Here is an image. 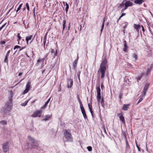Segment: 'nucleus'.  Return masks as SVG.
Returning <instances> with one entry per match:
<instances>
[{"instance_id": "obj_24", "label": "nucleus", "mask_w": 153, "mask_h": 153, "mask_svg": "<svg viewBox=\"0 0 153 153\" xmlns=\"http://www.w3.org/2000/svg\"><path fill=\"white\" fill-rule=\"evenodd\" d=\"M30 98H29L28 100L25 101L24 102L22 103L21 104V105L22 106H25L27 105V104L28 102L30 100Z\"/></svg>"}, {"instance_id": "obj_45", "label": "nucleus", "mask_w": 153, "mask_h": 153, "mask_svg": "<svg viewBox=\"0 0 153 153\" xmlns=\"http://www.w3.org/2000/svg\"><path fill=\"white\" fill-rule=\"evenodd\" d=\"M143 100V98L142 97H141V98H140V99L139 100V101L137 102V104H138L141 101H142V100Z\"/></svg>"}, {"instance_id": "obj_52", "label": "nucleus", "mask_w": 153, "mask_h": 153, "mask_svg": "<svg viewBox=\"0 0 153 153\" xmlns=\"http://www.w3.org/2000/svg\"><path fill=\"white\" fill-rule=\"evenodd\" d=\"M47 33H46V34L45 35V37H44V39H45V40H46V39H47Z\"/></svg>"}, {"instance_id": "obj_19", "label": "nucleus", "mask_w": 153, "mask_h": 153, "mask_svg": "<svg viewBox=\"0 0 153 153\" xmlns=\"http://www.w3.org/2000/svg\"><path fill=\"white\" fill-rule=\"evenodd\" d=\"M88 106L89 107V110L90 111V112L91 114V115H92V117H93L94 115H93V112L92 110V106L91 105H90L89 103H88Z\"/></svg>"}, {"instance_id": "obj_58", "label": "nucleus", "mask_w": 153, "mask_h": 153, "mask_svg": "<svg viewBox=\"0 0 153 153\" xmlns=\"http://www.w3.org/2000/svg\"><path fill=\"white\" fill-rule=\"evenodd\" d=\"M33 100L32 102V103H34L36 101V100Z\"/></svg>"}, {"instance_id": "obj_2", "label": "nucleus", "mask_w": 153, "mask_h": 153, "mask_svg": "<svg viewBox=\"0 0 153 153\" xmlns=\"http://www.w3.org/2000/svg\"><path fill=\"white\" fill-rule=\"evenodd\" d=\"M13 95H11L9 97V100L5 104V108L6 113L9 112L12 109L13 106L12 98Z\"/></svg>"}, {"instance_id": "obj_17", "label": "nucleus", "mask_w": 153, "mask_h": 153, "mask_svg": "<svg viewBox=\"0 0 153 153\" xmlns=\"http://www.w3.org/2000/svg\"><path fill=\"white\" fill-rule=\"evenodd\" d=\"M130 105V104H124L123 105L122 109L126 111L128 110V106Z\"/></svg>"}, {"instance_id": "obj_50", "label": "nucleus", "mask_w": 153, "mask_h": 153, "mask_svg": "<svg viewBox=\"0 0 153 153\" xmlns=\"http://www.w3.org/2000/svg\"><path fill=\"white\" fill-rule=\"evenodd\" d=\"M101 88L102 89H103V88H104V85H103L102 83L101 84Z\"/></svg>"}, {"instance_id": "obj_33", "label": "nucleus", "mask_w": 153, "mask_h": 153, "mask_svg": "<svg viewBox=\"0 0 153 153\" xmlns=\"http://www.w3.org/2000/svg\"><path fill=\"white\" fill-rule=\"evenodd\" d=\"M65 5L66 6V7L65 10L66 13H67L68 11V9L69 8V5L67 2L65 3Z\"/></svg>"}, {"instance_id": "obj_30", "label": "nucleus", "mask_w": 153, "mask_h": 153, "mask_svg": "<svg viewBox=\"0 0 153 153\" xmlns=\"http://www.w3.org/2000/svg\"><path fill=\"white\" fill-rule=\"evenodd\" d=\"M126 149L127 150H128L130 149V146L127 140L126 141Z\"/></svg>"}, {"instance_id": "obj_35", "label": "nucleus", "mask_w": 153, "mask_h": 153, "mask_svg": "<svg viewBox=\"0 0 153 153\" xmlns=\"http://www.w3.org/2000/svg\"><path fill=\"white\" fill-rule=\"evenodd\" d=\"M34 144H31V148H36L38 147V146Z\"/></svg>"}, {"instance_id": "obj_60", "label": "nucleus", "mask_w": 153, "mask_h": 153, "mask_svg": "<svg viewBox=\"0 0 153 153\" xmlns=\"http://www.w3.org/2000/svg\"><path fill=\"white\" fill-rule=\"evenodd\" d=\"M40 62V59H38L37 61V63H39Z\"/></svg>"}, {"instance_id": "obj_63", "label": "nucleus", "mask_w": 153, "mask_h": 153, "mask_svg": "<svg viewBox=\"0 0 153 153\" xmlns=\"http://www.w3.org/2000/svg\"><path fill=\"white\" fill-rule=\"evenodd\" d=\"M108 24H109V22H108L107 23L106 25H107V26H108Z\"/></svg>"}, {"instance_id": "obj_16", "label": "nucleus", "mask_w": 153, "mask_h": 153, "mask_svg": "<svg viewBox=\"0 0 153 153\" xmlns=\"http://www.w3.org/2000/svg\"><path fill=\"white\" fill-rule=\"evenodd\" d=\"M143 0H135L134 3L136 4L140 5L144 2Z\"/></svg>"}, {"instance_id": "obj_48", "label": "nucleus", "mask_w": 153, "mask_h": 153, "mask_svg": "<svg viewBox=\"0 0 153 153\" xmlns=\"http://www.w3.org/2000/svg\"><path fill=\"white\" fill-rule=\"evenodd\" d=\"M26 48V46H24V47H21L19 50V51H21V50H22V49L25 48Z\"/></svg>"}, {"instance_id": "obj_6", "label": "nucleus", "mask_w": 153, "mask_h": 153, "mask_svg": "<svg viewBox=\"0 0 153 153\" xmlns=\"http://www.w3.org/2000/svg\"><path fill=\"white\" fill-rule=\"evenodd\" d=\"M42 110H37L34 113L32 114V117H40L42 114Z\"/></svg>"}, {"instance_id": "obj_34", "label": "nucleus", "mask_w": 153, "mask_h": 153, "mask_svg": "<svg viewBox=\"0 0 153 153\" xmlns=\"http://www.w3.org/2000/svg\"><path fill=\"white\" fill-rule=\"evenodd\" d=\"M137 55L135 53H134L133 54V57L134 58L135 60H136L137 59Z\"/></svg>"}, {"instance_id": "obj_40", "label": "nucleus", "mask_w": 153, "mask_h": 153, "mask_svg": "<svg viewBox=\"0 0 153 153\" xmlns=\"http://www.w3.org/2000/svg\"><path fill=\"white\" fill-rule=\"evenodd\" d=\"M136 146L137 148L138 149V150L139 151V152H140V148L139 147V146H138L137 143V142L136 141Z\"/></svg>"}, {"instance_id": "obj_7", "label": "nucleus", "mask_w": 153, "mask_h": 153, "mask_svg": "<svg viewBox=\"0 0 153 153\" xmlns=\"http://www.w3.org/2000/svg\"><path fill=\"white\" fill-rule=\"evenodd\" d=\"M30 82H28L26 85V88L23 93V94H25L27 93L30 90Z\"/></svg>"}, {"instance_id": "obj_49", "label": "nucleus", "mask_w": 153, "mask_h": 153, "mask_svg": "<svg viewBox=\"0 0 153 153\" xmlns=\"http://www.w3.org/2000/svg\"><path fill=\"white\" fill-rule=\"evenodd\" d=\"M0 43L1 45H4L5 43V42L4 41H1V42Z\"/></svg>"}, {"instance_id": "obj_3", "label": "nucleus", "mask_w": 153, "mask_h": 153, "mask_svg": "<svg viewBox=\"0 0 153 153\" xmlns=\"http://www.w3.org/2000/svg\"><path fill=\"white\" fill-rule=\"evenodd\" d=\"M65 138L66 139L67 141L72 142L73 138L71 133L70 131H68L67 130H65L64 133Z\"/></svg>"}, {"instance_id": "obj_62", "label": "nucleus", "mask_w": 153, "mask_h": 153, "mask_svg": "<svg viewBox=\"0 0 153 153\" xmlns=\"http://www.w3.org/2000/svg\"><path fill=\"white\" fill-rule=\"evenodd\" d=\"M23 11L25 10V7H24V8H23Z\"/></svg>"}, {"instance_id": "obj_46", "label": "nucleus", "mask_w": 153, "mask_h": 153, "mask_svg": "<svg viewBox=\"0 0 153 153\" xmlns=\"http://www.w3.org/2000/svg\"><path fill=\"white\" fill-rule=\"evenodd\" d=\"M49 51H50V52H51V54H52L53 53H54V50L52 49H51L49 50Z\"/></svg>"}, {"instance_id": "obj_20", "label": "nucleus", "mask_w": 153, "mask_h": 153, "mask_svg": "<svg viewBox=\"0 0 153 153\" xmlns=\"http://www.w3.org/2000/svg\"><path fill=\"white\" fill-rule=\"evenodd\" d=\"M152 68V65L151 67H150L149 68H148L147 69L146 71V76H147L149 74Z\"/></svg>"}, {"instance_id": "obj_55", "label": "nucleus", "mask_w": 153, "mask_h": 153, "mask_svg": "<svg viewBox=\"0 0 153 153\" xmlns=\"http://www.w3.org/2000/svg\"><path fill=\"white\" fill-rule=\"evenodd\" d=\"M17 45H16L14 46V49L15 50L16 48H17Z\"/></svg>"}, {"instance_id": "obj_29", "label": "nucleus", "mask_w": 153, "mask_h": 153, "mask_svg": "<svg viewBox=\"0 0 153 153\" xmlns=\"http://www.w3.org/2000/svg\"><path fill=\"white\" fill-rule=\"evenodd\" d=\"M100 103L101 104V105L102 106L104 107V101L103 98H102L101 100H100V101L99 103Z\"/></svg>"}, {"instance_id": "obj_9", "label": "nucleus", "mask_w": 153, "mask_h": 153, "mask_svg": "<svg viewBox=\"0 0 153 153\" xmlns=\"http://www.w3.org/2000/svg\"><path fill=\"white\" fill-rule=\"evenodd\" d=\"M73 81L72 79L69 78L68 79V88H71L73 85Z\"/></svg>"}, {"instance_id": "obj_15", "label": "nucleus", "mask_w": 153, "mask_h": 153, "mask_svg": "<svg viewBox=\"0 0 153 153\" xmlns=\"http://www.w3.org/2000/svg\"><path fill=\"white\" fill-rule=\"evenodd\" d=\"M10 52V50L8 51L7 53V54L6 55V56L5 57L4 60V62L6 63H8V57L9 55V54Z\"/></svg>"}, {"instance_id": "obj_26", "label": "nucleus", "mask_w": 153, "mask_h": 153, "mask_svg": "<svg viewBox=\"0 0 153 153\" xmlns=\"http://www.w3.org/2000/svg\"><path fill=\"white\" fill-rule=\"evenodd\" d=\"M0 124L3 125H5L7 124V122L6 120H3L1 121H0Z\"/></svg>"}, {"instance_id": "obj_64", "label": "nucleus", "mask_w": 153, "mask_h": 153, "mask_svg": "<svg viewBox=\"0 0 153 153\" xmlns=\"http://www.w3.org/2000/svg\"><path fill=\"white\" fill-rule=\"evenodd\" d=\"M27 144L28 145V146H29V143H27Z\"/></svg>"}, {"instance_id": "obj_36", "label": "nucleus", "mask_w": 153, "mask_h": 153, "mask_svg": "<svg viewBox=\"0 0 153 153\" xmlns=\"http://www.w3.org/2000/svg\"><path fill=\"white\" fill-rule=\"evenodd\" d=\"M17 37L18 38V39L17 40V41H19L21 40V37L20 36V33H18L17 34Z\"/></svg>"}, {"instance_id": "obj_41", "label": "nucleus", "mask_w": 153, "mask_h": 153, "mask_svg": "<svg viewBox=\"0 0 153 153\" xmlns=\"http://www.w3.org/2000/svg\"><path fill=\"white\" fill-rule=\"evenodd\" d=\"M26 6L27 7V9L28 10V11L30 10L29 7V6L28 4L27 3H26Z\"/></svg>"}, {"instance_id": "obj_27", "label": "nucleus", "mask_w": 153, "mask_h": 153, "mask_svg": "<svg viewBox=\"0 0 153 153\" xmlns=\"http://www.w3.org/2000/svg\"><path fill=\"white\" fill-rule=\"evenodd\" d=\"M66 23V20L65 19L63 21V24H62V26H63L62 32H63V31L65 28V25Z\"/></svg>"}, {"instance_id": "obj_22", "label": "nucleus", "mask_w": 153, "mask_h": 153, "mask_svg": "<svg viewBox=\"0 0 153 153\" xmlns=\"http://www.w3.org/2000/svg\"><path fill=\"white\" fill-rule=\"evenodd\" d=\"M51 115H47L45 116V117L43 120L46 121L49 120L51 117Z\"/></svg>"}, {"instance_id": "obj_28", "label": "nucleus", "mask_w": 153, "mask_h": 153, "mask_svg": "<svg viewBox=\"0 0 153 153\" xmlns=\"http://www.w3.org/2000/svg\"><path fill=\"white\" fill-rule=\"evenodd\" d=\"M105 22V18H104L103 19V22H102V27H101V33H102V32L103 29V28H104V26Z\"/></svg>"}, {"instance_id": "obj_61", "label": "nucleus", "mask_w": 153, "mask_h": 153, "mask_svg": "<svg viewBox=\"0 0 153 153\" xmlns=\"http://www.w3.org/2000/svg\"><path fill=\"white\" fill-rule=\"evenodd\" d=\"M17 48H20L21 47L20 46L17 45Z\"/></svg>"}, {"instance_id": "obj_21", "label": "nucleus", "mask_w": 153, "mask_h": 153, "mask_svg": "<svg viewBox=\"0 0 153 153\" xmlns=\"http://www.w3.org/2000/svg\"><path fill=\"white\" fill-rule=\"evenodd\" d=\"M133 3L129 1H126L125 5H126L128 7L131 6L132 5Z\"/></svg>"}, {"instance_id": "obj_53", "label": "nucleus", "mask_w": 153, "mask_h": 153, "mask_svg": "<svg viewBox=\"0 0 153 153\" xmlns=\"http://www.w3.org/2000/svg\"><path fill=\"white\" fill-rule=\"evenodd\" d=\"M126 14L125 13H123L122 15H121V17H122L123 16H125Z\"/></svg>"}, {"instance_id": "obj_57", "label": "nucleus", "mask_w": 153, "mask_h": 153, "mask_svg": "<svg viewBox=\"0 0 153 153\" xmlns=\"http://www.w3.org/2000/svg\"><path fill=\"white\" fill-rule=\"evenodd\" d=\"M78 101H79V102H80V101H81V100H80V98H79V97H78Z\"/></svg>"}, {"instance_id": "obj_12", "label": "nucleus", "mask_w": 153, "mask_h": 153, "mask_svg": "<svg viewBox=\"0 0 153 153\" xmlns=\"http://www.w3.org/2000/svg\"><path fill=\"white\" fill-rule=\"evenodd\" d=\"M28 138L29 140H30L33 144H35L37 143V141L36 140L30 136H28Z\"/></svg>"}, {"instance_id": "obj_10", "label": "nucleus", "mask_w": 153, "mask_h": 153, "mask_svg": "<svg viewBox=\"0 0 153 153\" xmlns=\"http://www.w3.org/2000/svg\"><path fill=\"white\" fill-rule=\"evenodd\" d=\"M118 116H119L120 120L122 122L123 124L125 123V119L122 113H119L118 114Z\"/></svg>"}, {"instance_id": "obj_47", "label": "nucleus", "mask_w": 153, "mask_h": 153, "mask_svg": "<svg viewBox=\"0 0 153 153\" xmlns=\"http://www.w3.org/2000/svg\"><path fill=\"white\" fill-rule=\"evenodd\" d=\"M6 23L4 24L1 27H0V28L1 30L6 25Z\"/></svg>"}, {"instance_id": "obj_43", "label": "nucleus", "mask_w": 153, "mask_h": 153, "mask_svg": "<svg viewBox=\"0 0 153 153\" xmlns=\"http://www.w3.org/2000/svg\"><path fill=\"white\" fill-rule=\"evenodd\" d=\"M46 40H45V39H44L43 40V46L44 48L45 49V43L46 42Z\"/></svg>"}, {"instance_id": "obj_23", "label": "nucleus", "mask_w": 153, "mask_h": 153, "mask_svg": "<svg viewBox=\"0 0 153 153\" xmlns=\"http://www.w3.org/2000/svg\"><path fill=\"white\" fill-rule=\"evenodd\" d=\"M32 37V35H30V36H27L26 37V41H27V43H28V41L30 40Z\"/></svg>"}, {"instance_id": "obj_31", "label": "nucleus", "mask_w": 153, "mask_h": 153, "mask_svg": "<svg viewBox=\"0 0 153 153\" xmlns=\"http://www.w3.org/2000/svg\"><path fill=\"white\" fill-rule=\"evenodd\" d=\"M23 5V4L22 3L20 4L19 6L17 9V10H16V12L17 13L21 9Z\"/></svg>"}, {"instance_id": "obj_18", "label": "nucleus", "mask_w": 153, "mask_h": 153, "mask_svg": "<svg viewBox=\"0 0 153 153\" xmlns=\"http://www.w3.org/2000/svg\"><path fill=\"white\" fill-rule=\"evenodd\" d=\"M140 27V26L139 25H137L134 24V27L136 30L137 32L139 31V28Z\"/></svg>"}, {"instance_id": "obj_59", "label": "nucleus", "mask_w": 153, "mask_h": 153, "mask_svg": "<svg viewBox=\"0 0 153 153\" xmlns=\"http://www.w3.org/2000/svg\"><path fill=\"white\" fill-rule=\"evenodd\" d=\"M121 17H121V16L119 17V18L118 19V20L117 21V22H118L119 20H120V19H121Z\"/></svg>"}, {"instance_id": "obj_1", "label": "nucleus", "mask_w": 153, "mask_h": 153, "mask_svg": "<svg viewBox=\"0 0 153 153\" xmlns=\"http://www.w3.org/2000/svg\"><path fill=\"white\" fill-rule=\"evenodd\" d=\"M107 61L106 58H104L100 66V68L97 71L99 75L101 74V78L103 79L105 77L106 70Z\"/></svg>"}, {"instance_id": "obj_38", "label": "nucleus", "mask_w": 153, "mask_h": 153, "mask_svg": "<svg viewBox=\"0 0 153 153\" xmlns=\"http://www.w3.org/2000/svg\"><path fill=\"white\" fill-rule=\"evenodd\" d=\"M123 96V93L122 92H120L119 95V98L120 99H121L122 98Z\"/></svg>"}, {"instance_id": "obj_39", "label": "nucleus", "mask_w": 153, "mask_h": 153, "mask_svg": "<svg viewBox=\"0 0 153 153\" xmlns=\"http://www.w3.org/2000/svg\"><path fill=\"white\" fill-rule=\"evenodd\" d=\"M79 102V103L80 104V108H84L81 101H80Z\"/></svg>"}, {"instance_id": "obj_4", "label": "nucleus", "mask_w": 153, "mask_h": 153, "mask_svg": "<svg viewBox=\"0 0 153 153\" xmlns=\"http://www.w3.org/2000/svg\"><path fill=\"white\" fill-rule=\"evenodd\" d=\"M2 146L3 152H6L9 151L10 146L8 142H6L3 143L2 144Z\"/></svg>"}, {"instance_id": "obj_54", "label": "nucleus", "mask_w": 153, "mask_h": 153, "mask_svg": "<svg viewBox=\"0 0 153 153\" xmlns=\"http://www.w3.org/2000/svg\"><path fill=\"white\" fill-rule=\"evenodd\" d=\"M125 5V7H124V10H126L128 6H127L126 5Z\"/></svg>"}, {"instance_id": "obj_32", "label": "nucleus", "mask_w": 153, "mask_h": 153, "mask_svg": "<svg viewBox=\"0 0 153 153\" xmlns=\"http://www.w3.org/2000/svg\"><path fill=\"white\" fill-rule=\"evenodd\" d=\"M124 1L122 2L119 5L118 7V8L120 9L121 7H123L124 5V4L123 3V2Z\"/></svg>"}, {"instance_id": "obj_5", "label": "nucleus", "mask_w": 153, "mask_h": 153, "mask_svg": "<svg viewBox=\"0 0 153 153\" xmlns=\"http://www.w3.org/2000/svg\"><path fill=\"white\" fill-rule=\"evenodd\" d=\"M97 91V99L98 103H99L100 100H101V97L100 95V86L99 85L98 86H96V87Z\"/></svg>"}, {"instance_id": "obj_37", "label": "nucleus", "mask_w": 153, "mask_h": 153, "mask_svg": "<svg viewBox=\"0 0 153 153\" xmlns=\"http://www.w3.org/2000/svg\"><path fill=\"white\" fill-rule=\"evenodd\" d=\"M87 149L90 152V151H92V147L91 146H88L87 147Z\"/></svg>"}, {"instance_id": "obj_51", "label": "nucleus", "mask_w": 153, "mask_h": 153, "mask_svg": "<svg viewBox=\"0 0 153 153\" xmlns=\"http://www.w3.org/2000/svg\"><path fill=\"white\" fill-rule=\"evenodd\" d=\"M142 28V31L144 32L145 31V29H144V27H143V26L142 25L141 26Z\"/></svg>"}, {"instance_id": "obj_11", "label": "nucleus", "mask_w": 153, "mask_h": 153, "mask_svg": "<svg viewBox=\"0 0 153 153\" xmlns=\"http://www.w3.org/2000/svg\"><path fill=\"white\" fill-rule=\"evenodd\" d=\"M123 43L124 44V48H123V50L125 52H127L128 47L127 45L126 42V40H125L124 41Z\"/></svg>"}, {"instance_id": "obj_14", "label": "nucleus", "mask_w": 153, "mask_h": 153, "mask_svg": "<svg viewBox=\"0 0 153 153\" xmlns=\"http://www.w3.org/2000/svg\"><path fill=\"white\" fill-rule=\"evenodd\" d=\"M78 58H79L78 53L77 59L75 60V61L73 64V67L74 69H75L76 67L77 64L78 59Z\"/></svg>"}, {"instance_id": "obj_44", "label": "nucleus", "mask_w": 153, "mask_h": 153, "mask_svg": "<svg viewBox=\"0 0 153 153\" xmlns=\"http://www.w3.org/2000/svg\"><path fill=\"white\" fill-rule=\"evenodd\" d=\"M80 71H78V72L77 73V76L78 77L79 79L80 80Z\"/></svg>"}, {"instance_id": "obj_25", "label": "nucleus", "mask_w": 153, "mask_h": 153, "mask_svg": "<svg viewBox=\"0 0 153 153\" xmlns=\"http://www.w3.org/2000/svg\"><path fill=\"white\" fill-rule=\"evenodd\" d=\"M50 100H51V98H49L48 100L47 101V102H46V103L45 104L44 106L43 107H42V108H41L42 109L45 108L46 107L47 105H48V103L50 102Z\"/></svg>"}, {"instance_id": "obj_42", "label": "nucleus", "mask_w": 153, "mask_h": 153, "mask_svg": "<svg viewBox=\"0 0 153 153\" xmlns=\"http://www.w3.org/2000/svg\"><path fill=\"white\" fill-rule=\"evenodd\" d=\"M144 74L143 73L142 74H141V76H138V77L137 78V80H140V79L141 78L142 76V75Z\"/></svg>"}, {"instance_id": "obj_13", "label": "nucleus", "mask_w": 153, "mask_h": 153, "mask_svg": "<svg viewBox=\"0 0 153 153\" xmlns=\"http://www.w3.org/2000/svg\"><path fill=\"white\" fill-rule=\"evenodd\" d=\"M80 109L84 119H86L87 118V117L84 108H83Z\"/></svg>"}, {"instance_id": "obj_56", "label": "nucleus", "mask_w": 153, "mask_h": 153, "mask_svg": "<svg viewBox=\"0 0 153 153\" xmlns=\"http://www.w3.org/2000/svg\"><path fill=\"white\" fill-rule=\"evenodd\" d=\"M22 72L19 73V74H18V76H20L21 75H22Z\"/></svg>"}, {"instance_id": "obj_8", "label": "nucleus", "mask_w": 153, "mask_h": 153, "mask_svg": "<svg viewBox=\"0 0 153 153\" xmlns=\"http://www.w3.org/2000/svg\"><path fill=\"white\" fill-rule=\"evenodd\" d=\"M149 85V83H146L145 84L143 90V93L144 94V96H145L146 95V92L147 91V89H148Z\"/></svg>"}]
</instances>
